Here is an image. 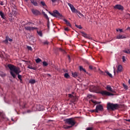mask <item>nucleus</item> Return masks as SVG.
I'll list each match as a JSON object with an SVG mask.
<instances>
[{
    "mask_svg": "<svg viewBox=\"0 0 130 130\" xmlns=\"http://www.w3.org/2000/svg\"><path fill=\"white\" fill-rule=\"evenodd\" d=\"M27 48L28 50L32 51V47H31V46H27Z\"/></svg>",
    "mask_w": 130,
    "mask_h": 130,
    "instance_id": "35",
    "label": "nucleus"
},
{
    "mask_svg": "<svg viewBox=\"0 0 130 130\" xmlns=\"http://www.w3.org/2000/svg\"><path fill=\"white\" fill-rule=\"evenodd\" d=\"M119 107V105L117 104H113L111 103H108L107 108L108 110H112V111H114V110H116L118 109Z\"/></svg>",
    "mask_w": 130,
    "mask_h": 130,
    "instance_id": "2",
    "label": "nucleus"
},
{
    "mask_svg": "<svg viewBox=\"0 0 130 130\" xmlns=\"http://www.w3.org/2000/svg\"><path fill=\"white\" fill-rule=\"evenodd\" d=\"M64 77L65 79H70L71 78V76H70V74L69 73H66L64 74Z\"/></svg>",
    "mask_w": 130,
    "mask_h": 130,
    "instance_id": "23",
    "label": "nucleus"
},
{
    "mask_svg": "<svg viewBox=\"0 0 130 130\" xmlns=\"http://www.w3.org/2000/svg\"><path fill=\"white\" fill-rule=\"evenodd\" d=\"M123 86L124 88V89H125V90H127V86H126V85L124 84V83L123 84Z\"/></svg>",
    "mask_w": 130,
    "mask_h": 130,
    "instance_id": "41",
    "label": "nucleus"
},
{
    "mask_svg": "<svg viewBox=\"0 0 130 130\" xmlns=\"http://www.w3.org/2000/svg\"><path fill=\"white\" fill-rule=\"evenodd\" d=\"M80 33L82 35V36L84 37V38H87V39L89 38V35H88V34L85 33L83 31H81Z\"/></svg>",
    "mask_w": 130,
    "mask_h": 130,
    "instance_id": "16",
    "label": "nucleus"
},
{
    "mask_svg": "<svg viewBox=\"0 0 130 130\" xmlns=\"http://www.w3.org/2000/svg\"><path fill=\"white\" fill-rule=\"evenodd\" d=\"M49 42L47 41H46L45 42H43V44L45 45H48V44H49Z\"/></svg>",
    "mask_w": 130,
    "mask_h": 130,
    "instance_id": "39",
    "label": "nucleus"
},
{
    "mask_svg": "<svg viewBox=\"0 0 130 130\" xmlns=\"http://www.w3.org/2000/svg\"><path fill=\"white\" fill-rule=\"evenodd\" d=\"M31 12L35 16H38V15H40V11L36 9H32Z\"/></svg>",
    "mask_w": 130,
    "mask_h": 130,
    "instance_id": "14",
    "label": "nucleus"
},
{
    "mask_svg": "<svg viewBox=\"0 0 130 130\" xmlns=\"http://www.w3.org/2000/svg\"><path fill=\"white\" fill-rule=\"evenodd\" d=\"M41 7H42L44 9H46V8H47V6L46 5V4H45V2L43 1H41Z\"/></svg>",
    "mask_w": 130,
    "mask_h": 130,
    "instance_id": "20",
    "label": "nucleus"
},
{
    "mask_svg": "<svg viewBox=\"0 0 130 130\" xmlns=\"http://www.w3.org/2000/svg\"><path fill=\"white\" fill-rule=\"evenodd\" d=\"M63 71L64 72V73H68V70L63 69Z\"/></svg>",
    "mask_w": 130,
    "mask_h": 130,
    "instance_id": "47",
    "label": "nucleus"
},
{
    "mask_svg": "<svg viewBox=\"0 0 130 130\" xmlns=\"http://www.w3.org/2000/svg\"><path fill=\"white\" fill-rule=\"evenodd\" d=\"M43 66L44 67H47V66H48V63L46 61H44L43 62Z\"/></svg>",
    "mask_w": 130,
    "mask_h": 130,
    "instance_id": "29",
    "label": "nucleus"
},
{
    "mask_svg": "<svg viewBox=\"0 0 130 130\" xmlns=\"http://www.w3.org/2000/svg\"><path fill=\"white\" fill-rule=\"evenodd\" d=\"M0 5L1 6H4L5 4H4V2L0 1Z\"/></svg>",
    "mask_w": 130,
    "mask_h": 130,
    "instance_id": "45",
    "label": "nucleus"
},
{
    "mask_svg": "<svg viewBox=\"0 0 130 130\" xmlns=\"http://www.w3.org/2000/svg\"><path fill=\"white\" fill-rule=\"evenodd\" d=\"M124 52L125 53H127L128 54H130V51H129V50H124Z\"/></svg>",
    "mask_w": 130,
    "mask_h": 130,
    "instance_id": "34",
    "label": "nucleus"
},
{
    "mask_svg": "<svg viewBox=\"0 0 130 130\" xmlns=\"http://www.w3.org/2000/svg\"><path fill=\"white\" fill-rule=\"evenodd\" d=\"M25 30L27 31H34V30H37V27H34L32 26H25Z\"/></svg>",
    "mask_w": 130,
    "mask_h": 130,
    "instance_id": "12",
    "label": "nucleus"
},
{
    "mask_svg": "<svg viewBox=\"0 0 130 130\" xmlns=\"http://www.w3.org/2000/svg\"><path fill=\"white\" fill-rule=\"evenodd\" d=\"M122 70V66H121V65H119L117 68V73H119V72H121Z\"/></svg>",
    "mask_w": 130,
    "mask_h": 130,
    "instance_id": "24",
    "label": "nucleus"
},
{
    "mask_svg": "<svg viewBox=\"0 0 130 130\" xmlns=\"http://www.w3.org/2000/svg\"><path fill=\"white\" fill-rule=\"evenodd\" d=\"M69 59H70V55H68Z\"/></svg>",
    "mask_w": 130,
    "mask_h": 130,
    "instance_id": "60",
    "label": "nucleus"
},
{
    "mask_svg": "<svg viewBox=\"0 0 130 130\" xmlns=\"http://www.w3.org/2000/svg\"><path fill=\"white\" fill-rule=\"evenodd\" d=\"M103 106L102 105H98L96 106L95 111L96 113H98L99 111H103Z\"/></svg>",
    "mask_w": 130,
    "mask_h": 130,
    "instance_id": "7",
    "label": "nucleus"
},
{
    "mask_svg": "<svg viewBox=\"0 0 130 130\" xmlns=\"http://www.w3.org/2000/svg\"><path fill=\"white\" fill-rule=\"evenodd\" d=\"M64 30L68 31H69L70 29H69L68 27H65V28H64Z\"/></svg>",
    "mask_w": 130,
    "mask_h": 130,
    "instance_id": "46",
    "label": "nucleus"
},
{
    "mask_svg": "<svg viewBox=\"0 0 130 130\" xmlns=\"http://www.w3.org/2000/svg\"><path fill=\"white\" fill-rule=\"evenodd\" d=\"M116 39H124L126 38V37H125L123 35H122L121 34H119L116 36Z\"/></svg>",
    "mask_w": 130,
    "mask_h": 130,
    "instance_id": "15",
    "label": "nucleus"
},
{
    "mask_svg": "<svg viewBox=\"0 0 130 130\" xmlns=\"http://www.w3.org/2000/svg\"><path fill=\"white\" fill-rule=\"evenodd\" d=\"M46 11H48V10H47V9H46Z\"/></svg>",
    "mask_w": 130,
    "mask_h": 130,
    "instance_id": "62",
    "label": "nucleus"
},
{
    "mask_svg": "<svg viewBox=\"0 0 130 130\" xmlns=\"http://www.w3.org/2000/svg\"><path fill=\"white\" fill-rule=\"evenodd\" d=\"M24 1H25V2H28V0H24Z\"/></svg>",
    "mask_w": 130,
    "mask_h": 130,
    "instance_id": "61",
    "label": "nucleus"
},
{
    "mask_svg": "<svg viewBox=\"0 0 130 130\" xmlns=\"http://www.w3.org/2000/svg\"><path fill=\"white\" fill-rule=\"evenodd\" d=\"M52 3H55V2H56L57 0H51Z\"/></svg>",
    "mask_w": 130,
    "mask_h": 130,
    "instance_id": "54",
    "label": "nucleus"
},
{
    "mask_svg": "<svg viewBox=\"0 0 130 130\" xmlns=\"http://www.w3.org/2000/svg\"><path fill=\"white\" fill-rule=\"evenodd\" d=\"M18 78L19 79V80H21V79H22V75L18 74Z\"/></svg>",
    "mask_w": 130,
    "mask_h": 130,
    "instance_id": "42",
    "label": "nucleus"
},
{
    "mask_svg": "<svg viewBox=\"0 0 130 130\" xmlns=\"http://www.w3.org/2000/svg\"><path fill=\"white\" fill-rule=\"evenodd\" d=\"M82 71H83V72H84V73H86V72H87V71H86V69H84V68L82 69Z\"/></svg>",
    "mask_w": 130,
    "mask_h": 130,
    "instance_id": "52",
    "label": "nucleus"
},
{
    "mask_svg": "<svg viewBox=\"0 0 130 130\" xmlns=\"http://www.w3.org/2000/svg\"><path fill=\"white\" fill-rule=\"evenodd\" d=\"M91 102H92V103H93L94 104H100V103H101V102L98 103V102H96V101H94V100H91Z\"/></svg>",
    "mask_w": 130,
    "mask_h": 130,
    "instance_id": "31",
    "label": "nucleus"
},
{
    "mask_svg": "<svg viewBox=\"0 0 130 130\" xmlns=\"http://www.w3.org/2000/svg\"><path fill=\"white\" fill-rule=\"evenodd\" d=\"M114 8L115 10H119L120 11H123V9H124L123 6H122V5H120L119 4H117V5H115V6H114Z\"/></svg>",
    "mask_w": 130,
    "mask_h": 130,
    "instance_id": "11",
    "label": "nucleus"
},
{
    "mask_svg": "<svg viewBox=\"0 0 130 130\" xmlns=\"http://www.w3.org/2000/svg\"><path fill=\"white\" fill-rule=\"evenodd\" d=\"M63 127L65 129H69V128H71L72 126L63 125Z\"/></svg>",
    "mask_w": 130,
    "mask_h": 130,
    "instance_id": "28",
    "label": "nucleus"
},
{
    "mask_svg": "<svg viewBox=\"0 0 130 130\" xmlns=\"http://www.w3.org/2000/svg\"><path fill=\"white\" fill-rule=\"evenodd\" d=\"M84 68H83V67H82V66H80L79 67V70H80V71H82L83 70V69Z\"/></svg>",
    "mask_w": 130,
    "mask_h": 130,
    "instance_id": "44",
    "label": "nucleus"
},
{
    "mask_svg": "<svg viewBox=\"0 0 130 130\" xmlns=\"http://www.w3.org/2000/svg\"><path fill=\"white\" fill-rule=\"evenodd\" d=\"M37 33L39 35V36H41V37H42V31H37Z\"/></svg>",
    "mask_w": 130,
    "mask_h": 130,
    "instance_id": "33",
    "label": "nucleus"
},
{
    "mask_svg": "<svg viewBox=\"0 0 130 130\" xmlns=\"http://www.w3.org/2000/svg\"><path fill=\"white\" fill-rule=\"evenodd\" d=\"M7 67L9 68V70H10V75L14 78V79L16 78V74L20 75L21 71H20V68H19V67H17L12 64H8ZM13 72L15 73L16 74H15Z\"/></svg>",
    "mask_w": 130,
    "mask_h": 130,
    "instance_id": "1",
    "label": "nucleus"
},
{
    "mask_svg": "<svg viewBox=\"0 0 130 130\" xmlns=\"http://www.w3.org/2000/svg\"><path fill=\"white\" fill-rule=\"evenodd\" d=\"M41 59L38 58L37 59H36V62L37 63H39V62H41Z\"/></svg>",
    "mask_w": 130,
    "mask_h": 130,
    "instance_id": "30",
    "label": "nucleus"
},
{
    "mask_svg": "<svg viewBox=\"0 0 130 130\" xmlns=\"http://www.w3.org/2000/svg\"><path fill=\"white\" fill-rule=\"evenodd\" d=\"M59 50L60 51H61L62 52H63V53H66V51H64V50L61 49V48H59Z\"/></svg>",
    "mask_w": 130,
    "mask_h": 130,
    "instance_id": "36",
    "label": "nucleus"
},
{
    "mask_svg": "<svg viewBox=\"0 0 130 130\" xmlns=\"http://www.w3.org/2000/svg\"><path fill=\"white\" fill-rule=\"evenodd\" d=\"M74 94H75V92H73L72 94L69 93L68 95L69 98H71V102H72V103H74V104H75L76 99V95H74Z\"/></svg>",
    "mask_w": 130,
    "mask_h": 130,
    "instance_id": "5",
    "label": "nucleus"
},
{
    "mask_svg": "<svg viewBox=\"0 0 130 130\" xmlns=\"http://www.w3.org/2000/svg\"><path fill=\"white\" fill-rule=\"evenodd\" d=\"M43 109V107L40 105H37V110L41 111Z\"/></svg>",
    "mask_w": 130,
    "mask_h": 130,
    "instance_id": "19",
    "label": "nucleus"
},
{
    "mask_svg": "<svg viewBox=\"0 0 130 130\" xmlns=\"http://www.w3.org/2000/svg\"><path fill=\"white\" fill-rule=\"evenodd\" d=\"M33 25H34V23H32Z\"/></svg>",
    "mask_w": 130,
    "mask_h": 130,
    "instance_id": "64",
    "label": "nucleus"
},
{
    "mask_svg": "<svg viewBox=\"0 0 130 130\" xmlns=\"http://www.w3.org/2000/svg\"><path fill=\"white\" fill-rule=\"evenodd\" d=\"M36 83V80L35 79H30L29 80V83L30 84H35Z\"/></svg>",
    "mask_w": 130,
    "mask_h": 130,
    "instance_id": "27",
    "label": "nucleus"
},
{
    "mask_svg": "<svg viewBox=\"0 0 130 130\" xmlns=\"http://www.w3.org/2000/svg\"><path fill=\"white\" fill-rule=\"evenodd\" d=\"M76 14H79V15L81 16H83V14L82 13H81V12H80V11H79L78 10H77V12L76 13Z\"/></svg>",
    "mask_w": 130,
    "mask_h": 130,
    "instance_id": "37",
    "label": "nucleus"
},
{
    "mask_svg": "<svg viewBox=\"0 0 130 130\" xmlns=\"http://www.w3.org/2000/svg\"><path fill=\"white\" fill-rule=\"evenodd\" d=\"M30 1L34 6H35V7H37V6H38V4L36 0H30Z\"/></svg>",
    "mask_w": 130,
    "mask_h": 130,
    "instance_id": "22",
    "label": "nucleus"
},
{
    "mask_svg": "<svg viewBox=\"0 0 130 130\" xmlns=\"http://www.w3.org/2000/svg\"><path fill=\"white\" fill-rule=\"evenodd\" d=\"M119 31L120 32V33L123 32V30H122V29H119Z\"/></svg>",
    "mask_w": 130,
    "mask_h": 130,
    "instance_id": "51",
    "label": "nucleus"
},
{
    "mask_svg": "<svg viewBox=\"0 0 130 130\" xmlns=\"http://www.w3.org/2000/svg\"><path fill=\"white\" fill-rule=\"evenodd\" d=\"M114 73H115V71H114Z\"/></svg>",
    "mask_w": 130,
    "mask_h": 130,
    "instance_id": "63",
    "label": "nucleus"
},
{
    "mask_svg": "<svg viewBox=\"0 0 130 130\" xmlns=\"http://www.w3.org/2000/svg\"><path fill=\"white\" fill-rule=\"evenodd\" d=\"M72 75L73 78H79V74L77 72H72Z\"/></svg>",
    "mask_w": 130,
    "mask_h": 130,
    "instance_id": "17",
    "label": "nucleus"
},
{
    "mask_svg": "<svg viewBox=\"0 0 130 130\" xmlns=\"http://www.w3.org/2000/svg\"><path fill=\"white\" fill-rule=\"evenodd\" d=\"M105 73H106V74H107V75H108L110 76V78H112V74H110L109 73V72L106 71Z\"/></svg>",
    "mask_w": 130,
    "mask_h": 130,
    "instance_id": "32",
    "label": "nucleus"
},
{
    "mask_svg": "<svg viewBox=\"0 0 130 130\" xmlns=\"http://www.w3.org/2000/svg\"><path fill=\"white\" fill-rule=\"evenodd\" d=\"M76 27H77V28H78L79 29H82V26H81V25H77V24H76Z\"/></svg>",
    "mask_w": 130,
    "mask_h": 130,
    "instance_id": "38",
    "label": "nucleus"
},
{
    "mask_svg": "<svg viewBox=\"0 0 130 130\" xmlns=\"http://www.w3.org/2000/svg\"><path fill=\"white\" fill-rule=\"evenodd\" d=\"M42 14L44 15L45 18H46V19H47L48 20L47 26L48 29H49V25L50 24V22H49V17H48V16H47V14H46L45 12L43 11H42Z\"/></svg>",
    "mask_w": 130,
    "mask_h": 130,
    "instance_id": "9",
    "label": "nucleus"
},
{
    "mask_svg": "<svg viewBox=\"0 0 130 130\" xmlns=\"http://www.w3.org/2000/svg\"><path fill=\"white\" fill-rule=\"evenodd\" d=\"M126 121H128L129 122H130V119H126Z\"/></svg>",
    "mask_w": 130,
    "mask_h": 130,
    "instance_id": "56",
    "label": "nucleus"
},
{
    "mask_svg": "<svg viewBox=\"0 0 130 130\" xmlns=\"http://www.w3.org/2000/svg\"><path fill=\"white\" fill-rule=\"evenodd\" d=\"M89 70H93V69H96L95 67H93V66H89Z\"/></svg>",
    "mask_w": 130,
    "mask_h": 130,
    "instance_id": "40",
    "label": "nucleus"
},
{
    "mask_svg": "<svg viewBox=\"0 0 130 130\" xmlns=\"http://www.w3.org/2000/svg\"><path fill=\"white\" fill-rule=\"evenodd\" d=\"M68 5L69 7H70L72 13H77L78 12V10L75 8V7H74V5H72L71 3H68Z\"/></svg>",
    "mask_w": 130,
    "mask_h": 130,
    "instance_id": "8",
    "label": "nucleus"
},
{
    "mask_svg": "<svg viewBox=\"0 0 130 130\" xmlns=\"http://www.w3.org/2000/svg\"><path fill=\"white\" fill-rule=\"evenodd\" d=\"M19 80H20V83H22V79H19Z\"/></svg>",
    "mask_w": 130,
    "mask_h": 130,
    "instance_id": "57",
    "label": "nucleus"
},
{
    "mask_svg": "<svg viewBox=\"0 0 130 130\" xmlns=\"http://www.w3.org/2000/svg\"><path fill=\"white\" fill-rule=\"evenodd\" d=\"M116 31L117 32H118V31H119V28H117V29H116Z\"/></svg>",
    "mask_w": 130,
    "mask_h": 130,
    "instance_id": "55",
    "label": "nucleus"
},
{
    "mask_svg": "<svg viewBox=\"0 0 130 130\" xmlns=\"http://www.w3.org/2000/svg\"><path fill=\"white\" fill-rule=\"evenodd\" d=\"M101 74H102V75H104V76H105V73L103 72V71H101Z\"/></svg>",
    "mask_w": 130,
    "mask_h": 130,
    "instance_id": "49",
    "label": "nucleus"
},
{
    "mask_svg": "<svg viewBox=\"0 0 130 130\" xmlns=\"http://www.w3.org/2000/svg\"><path fill=\"white\" fill-rule=\"evenodd\" d=\"M30 24H32L30 22H28L27 23H26L25 25H30Z\"/></svg>",
    "mask_w": 130,
    "mask_h": 130,
    "instance_id": "53",
    "label": "nucleus"
},
{
    "mask_svg": "<svg viewBox=\"0 0 130 130\" xmlns=\"http://www.w3.org/2000/svg\"><path fill=\"white\" fill-rule=\"evenodd\" d=\"M64 121L65 123H66L67 124H69L70 126H72V127H73V126L75 125L76 123H77V122L76 121L75 119H74V118L66 119L64 120Z\"/></svg>",
    "mask_w": 130,
    "mask_h": 130,
    "instance_id": "3",
    "label": "nucleus"
},
{
    "mask_svg": "<svg viewBox=\"0 0 130 130\" xmlns=\"http://www.w3.org/2000/svg\"><path fill=\"white\" fill-rule=\"evenodd\" d=\"M28 68L30 69V70H34V71H36V70H37V68H35V67H32L31 66H28Z\"/></svg>",
    "mask_w": 130,
    "mask_h": 130,
    "instance_id": "26",
    "label": "nucleus"
},
{
    "mask_svg": "<svg viewBox=\"0 0 130 130\" xmlns=\"http://www.w3.org/2000/svg\"><path fill=\"white\" fill-rule=\"evenodd\" d=\"M91 112H95V113H97V112H96V109L91 110Z\"/></svg>",
    "mask_w": 130,
    "mask_h": 130,
    "instance_id": "50",
    "label": "nucleus"
},
{
    "mask_svg": "<svg viewBox=\"0 0 130 130\" xmlns=\"http://www.w3.org/2000/svg\"><path fill=\"white\" fill-rule=\"evenodd\" d=\"M0 16L1 18H2V19L4 20H6V19H7V18L6 17V15H5V13H4L3 11H0Z\"/></svg>",
    "mask_w": 130,
    "mask_h": 130,
    "instance_id": "18",
    "label": "nucleus"
},
{
    "mask_svg": "<svg viewBox=\"0 0 130 130\" xmlns=\"http://www.w3.org/2000/svg\"><path fill=\"white\" fill-rule=\"evenodd\" d=\"M101 94H102L103 96H114V94L105 90L102 91L101 92Z\"/></svg>",
    "mask_w": 130,
    "mask_h": 130,
    "instance_id": "6",
    "label": "nucleus"
},
{
    "mask_svg": "<svg viewBox=\"0 0 130 130\" xmlns=\"http://www.w3.org/2000/svg\"><path fill=\"white\" fill-rule=\"evenodd\" d=\"M63 21H64V22H65L67 26H69V27H72V24H71V23H70V22H69V21H68V20L64 19H63Z\"/></svg>",
    "mask_w": 130,
    "mask_h": 130,
    "instance_id": "21",
    "label": "nucleus"
},
{
    "mask_svg": "<svg viewBox=\"0 0 130 130\" xmlns=\"http://www.w3.org/2000/svg\"><path fill=\"white\" fill-rule=\"evenodd\" d=\"M25 104H24L23 106L22 107V108H25Z\"/></svg>",
    "mask_w": 130,
    "mask_h": 130,
    "instance_id": "58",
    "label": "nucleus"
},
{
    "mask_svg": "<svg viewBox=\"0 0 130 130\" xmlns=\"http://www.w3.org/2000/svg\"><path fill=\"white\" fill-rule=\"evenodd\" d=\"M9 41L10 42H13V39H10L9 36H7L6 37V39L3 41V43H5V44H8L9 43Z\"/></svg>",
    "mask_w": 130,
    "mask_h": 130,
    "instance_id": "10",
    "label": "nucleus"
},
{
    "mask_svg": "<svg viewBox=\"0 0 130 130\" xmlns=\"http://www.w3.org/2000/svg\"><path fill=\"white\" fill-rule=\"evenodd\" d=\"M89 91L90 92H96L97 91V87L94 85H91L90 86Z\"/></svg>",
    "mask_w": 130,
    "mask_h": 130,
    "instance_id": "13",
    "label": "nucleus"
},
{
    "mask_svg": "<svg viewBox=\"0 0 130 130\" xmlns=\"http://www.w3.org/2000/svg\"><path fill=\"white\" fill-rule=\"evenodd\" d=\"M106 89L108 91H109L110 92H111V91H112V88H111V86L110 85H107Z\"/></svg>",
    "mask_w": 130,
    "mask_h": 130,
    "instance_id": "25",
    "label": "nucleus"
},
{
    "mask_svg": "<svg viewBox=\"0 0 130 130\" xmlns=\"http://www.w3.org/2000/svg\"><path fill=\"white\" fill-rule=\"evenodd\" d=\"M27 112H31V111H30V110H28V111H27Z\"/></svg>",
    "mask_w": 130,
    "mask_h": 130,
    "instance_id": "59",
    "label": "nucleus"
},
{
    "mask_svg": "<svg viewBox=\"0 0 130 130\" xmlns=\"http://www.w3.org/2000/svg\"><path fill=\"white\" fill-rule=\"evenodd\" d=\"M49 14H50V15H51L53 17H55V18H62V15L59 13V12H58V11L56 10H54L53 11V13L49 11Z\"/></svg>",
    "mask_w": 130,
    "mask_h": 130,
    "instance_id": "4",
    "label": "nucleus"
},
{
    "mask_svg": "<svg viewBox=\"0 0 130 130\" xmlns=\"http://www.w3.org/2000/svg\"><path fill=\"white\" fill-rule=\"evenodd\" d=\"M111 92H112V93H114V94H115V93H116V91H115V90H113L112 89V91H111Z\"/></svg>",
    "mask_w": 130,
    "mask_h": 130,
    "instance_id": "48",
    "label": "nucleus"
},
{
    "mask_svg": "<svg viewBox=\"0 0 130 130\" xmlns=\"http://www.w3.org/2000/svg\"><path fill=\"white\" fill-rule=\"evenodd\" d=\"M122 61L123 62H124V61H125V57L124 56H122Z\"/></svg>",
    "mask_w": 130,
    "mask_h": 130,
    "instance_id": "43",
    "label": "nucleus"
}]
</instances>
